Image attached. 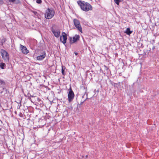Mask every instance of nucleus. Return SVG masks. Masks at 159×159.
Returning <instances> with one entry per match:
<instances>
[{
	"label": "nucleus",
	"instance_id": "7",
	"mask_svg": "<svg viewBox=\"0 0 159 159\" xmlns=\"http://www.w3.org/2000/svg\"><path fill=\"white\" fill-rule=\"evenodd\" d=\"M80 38V36L78 35H75L73 38H70V43H75L77 41H78Z\"/></svg>",
	"mask_w": 159,
	"mask_h": 159
},
{
	"label": "nucleus",
	"instance_id": "13",
	"mask_svg": "<svg viewBox=\"0 0 159 159\" xmlns=\"http://www.w3.org/2000/svg\"><path fill=\"white\" fill-rule=\"evenodd\" d=\"M65 69V67L62 66L61 73L62 75H65V74L64 73Z\"/></svg>",
	"mask_w": 159,
	"mask_h": 159
},
{
	"label": "nucleus",
	"instance_id": "9",
	"mask_svg": "<svg viewBox=\"0 0 159 159\" xmlns=\"http://www.w3.org/2000/svg\"><path fill=\"white\" fill-rule=\"evenodd\" d=\"M52 33L57 38L59 37L61 32L59 30H55L54 29H52Z\"/></svg>",
	"mask_w": 159,
	"mask_h": 159
},
{
	"label": "nucleus",
	"instance_id": "12",
	"mask_svg": "<svg viewBox=\"0 0 159 159\" xmlns=\"http://www.w3.org/2000/svg\"><path fill=\"white\" fill-rule=\"evenodd\" d=\"M5 66L6 65L4 63H1L0 64V67L2 69H4Z\"/></svg>",
	"mask_w": 159,
	"mask_h": 159
},
{
	"label": "nucleus",
	"instance_id": "3",
	"mask_svg": "<svg viewBox=\"0 0 159 159\" xmlns=\"http://www.w3.org/2000/svg\"><path fill=\"white\" fill-rule=\"evenodd\" d=\"M75 26L81 33H82V29L79 21L77 19H75L73 20Z\"/></svg>",
	"mask_w": 159,
	"mask_h": 159
},
{
	"label": "nucleus",
	"instance_id": "10",
	"mask_svg": "<svg viewBox=\"0 0 159 159\" xmlns=\"http://www.w3.org/2000/svg\"><path fill=\"white\" fill-rule=\"evenodd\" d=\"M45 52H43L42 55L37 56V59L39 60H41L45 58Z\"/></svg>",
	"mask_w": 159,
	"mask_h": 159
},
{
	"label": "nucleus",
	"instance_id": "15",
	"mask_svg": "<svg viewBox=\"0 0 159 159\" xmlns=\"http://www.w3.org/2000/svg\"><path fill=\"white\" fill-rule=\"evenodd\" d=\"M5 82L3 80H0V86L5 85Z\"/></svg>",
	"mask_w": 159,
	"mask_h": 159
},
{
	"label": "nucleus",
	"instance_id": "19",
	"mask_svg": "<svg viewBox=\"0 0 159 159\" xmlns=\"http://www.w3.org/2000/svg\"><path fill=\"white\" fill-rule=\"evenodd\" d=\"M74 53L75 54V55L76 56L78 54V53L77 52H75Z\"/></svg>",
	"mask_w": 159,
	"mask_h": 159
},
{
	"label": "nucleus",
	"instance_id": "17",
	"mask_svg": "<svg viewBox=\"0 0 159 159\" xmlns=\"http://www.w3.org/2000/svg\"><path fill=\"white\" fill-rule=\"evenodd\" d=\"M10 2H14L15 1V0H8Z\"/></svg>",
	"mask_w": 159,
	"mask_h": 159
},
{
	"label": "nucleus",
	"instance_id": "18",
	"mask_svg": "<svg viewBox=\"0 0 159 159\" xmlns=\"http://www.w3.org/2000/svg\"><path fill=\"white\" fill-rule=\"evenodd\" d=\"M3 3V0H0V4H2Z\"/></svg>",
	"mask_w": 159,
	"mask_h": 159
},
{
	"label": "nucleus",
	"instance_id": "14",
	"mask_svg": "<svg viewBox=\"0 0 159 159\" xmlns=\"http://www.w3.org/2000/svg\"><path fill=\"white\" fill-rule=\"evenodd\" d=\"M115 2L117 5H119V2L121 1V0H114Z\"/></svg>",
	"mask_w": 159,
	"mask_h": 159
},
{
	"label": "nucleus",
	"instance_id": "1",
	"mask_svg": "<svg viewBox=\"0 0 159 159\" xmlns=\"http://www.w3.org/2000/svg\"><path fill=\"white\" fill-rule=\"evenodd\" d=\"M77 3L82 10L84 11H88L93 9V7L89 3L82 0H78Z\"/></svg>",
	"mask_w": 159,
	"mask_h": 159
},
{
	"label": "nucleus",
	"instance_id": "8",
	"mask_svg": "<svg viewBox=\"0 0 159 159\" xmlns=\"http://www.w3.org/2000/svg\"><path fill=\"white\" fill-rule=\"evenodd\" d=\"M20 48L22 52L25 54H27L29 52L25 47L21 44L20 45Z\"/></svg>",
	"mask_w": 159,
	"mask_h": 159
},
{
	"label": "nucleus",
	"instance_id": "6",
	"mask_svg": "<svg viewBox=\"0 0 159 159\" xmlns=\"http://www.w3.org/2000/svg\"><path fill=\"white\" fill-rule=\"evenodd\" d=\"M67 36L65 32H62V35L60 37V41L63 44H65L66 42Z\"/></svg>",
	"mask_w": 159,
	"mask_h": 159
},
{
	"label": "nucleus",
	"instance_id": "4",
	"mask_svg": "<svg viewBox=\"0 0 159 159\" xmlns=\"http://www.w3.org/2000/svg\"><path fill=\"white\" fill-rule=\"evenodd\" d=\"M1 55L3 59L5 61L9 60V57L8 53L4 50L2 49L1 51Z\"/></svg>",
	"mask_w": 159,
	"mask_h": 159
},
{
	"label": "nucleus",
	"instance_id": "11",
	"mask_svg": "<svg viewBox=\"0 0 159 159\" xmlns=\"http://www.w3.org/2000/svg\"><path fill=\"white\" fill-rule=\"evenodd\" d=\"M132 32V31H130L129 28H127L125 32V33L129 35H130V34H131Z\"/></svg>",
	"mask_w": 159,
	"mask_h": 159
},
{
	"label": "nucleus",
	"instance_id": "5",
	"mask_svg": "<svg viewBox=\"0 0 159 159\" xmlns=\"http://www.w3.org/2000/svg\"><path fill=\"white\" fill-rule=\"evenodd\" d=\"M74 93L72 89L70 88V90L68 94V100L69 102H70L72 101L74 99Z\"/></svg>",
	"mask_w": 159,
	"mask_h": 159
},
{
	"label": "nucleus",
	"instance_id": "16",
	"mask_svg": "<svg viewBox=\"0 0 159 159\" xmlns=\"http://www.w3.org/2000/svg\"><path fill=\"white\" fill-rule=\"evenodd\" d=\"M36 2L37 3L41 4L42 2V1L41 0H36Z\"/></svg>",
	"mask_w": 159,
	"mask_h": 159
},
{
	"label": "nucleus",
	"instance_id": "2",
	"mask_svg": "<svg viewBox=\"0 0 159 159\" xmlns=\"http://www.w3.org/2000/svg\"><path fill=\"white\" fill-rule=\"evenodd\" d=\"M55 11L54 10L48 8L45 14V18L48 19H51L54 16Z\"/></svg>",
	"mask_w": 159,
	"mask_h": 159
},
{
	"label": "nucleus",
	"instance_id": "20",
	"mask_svg": "<svg viewBox=\"0 0 159 159\" xmlns=\"http://www.w3.org/2000/svg\"><path fill=\"white\" fill-rule=\"evenodd\" d=\"M105 67L106 68V69L107 70H108L109 69V68L108 67H107V66H105Z\"/></svg>",
	"mask_w": 159,
	"mask_h": 159
}]
</instances>
